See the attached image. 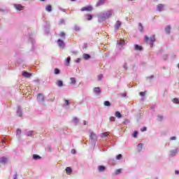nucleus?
I'll use <instances>...</instances> for the list:
<instances>
[{
	"label": "nucleus",
	"mask_w": 179,
	"mask_h": 179,
	"mask_svg": "<svg viewBox=\"0 0 179 179\" xmlns=\"http://www.w3.org/2000/svg\"><path fill=\"white\" fill-rule=\"evenodd\" d=\"M113 16V10L105 11L103 15L99 16V22H101L103 19H108Z\"/></svg>",
	"instance_id": "nucleus-1"
},
{
	"label": "nucleus",
	"mask_w": 179,
	"mask_h": 179,
	"mask_svg": "<svg viewBox=\"0 0 179 179\" xmlns=\"http://www.w3.org/2000/svg\"><path fill=\"white\" fill-rule=\"evenodd\" d=\"M145 43L150 44V47H153V43L156 41V38L155 35L149 38L148 36H145Z\"/></svg>",
	"instance_id": "nucleus-2"
},
{
	"label": "nucleus",
	"mask_w": 179,
	"mask_h": 179,
	"mask_svg": "<svg viewBox=\"0 0 179 179\" xmlns=\"http://www.w3.org/2000/svg\"><path fill=\"white\" fill-rule=\"evenodd\" d=\"M92 9L93 8L92 6H87L81 8V12H90V10H92Z\"/></svg>",
	"instance_id": "nucleus-3"
},
{
	"label": "nucleus",
	"mask_w": 179,
	"mask_h": 179,
	"mask_svg": "<svg viewBox=\"0 0 179 179\" xmlns=\"http://www.w3.org/2000/svg\"><path fill=\"white\" fill-rule=\"evenodd\" d=\"M22 75L24 78H31V73H29L27 71H22Z\"/></svg>",
	"instance_id": "nucleus-4"
},
{
	"label": "nucleus",
	"mask_w": 179,
	"mask_h": 179,
	"mask_svg": "<svg viewBox=\"0 0 179 179\" xmlns=\"http://www.w3.org/2000/svg\"><path fill=\"white\" fill-rule=\"evenodd\" d=\"M38 101H44V95L42 94H38L37 95Z\"/></svg>",
	"instance_id": "nucleus-5"
},
{
	"label": "nucleus",
	"mask_w": 179,
	"mask_h": 179,
	"mask_svg": "<svg viewBox=\"0 0 179 179\" xmlns=\"http://www.w3.org/2000/svg\"><path fill=\"white\" fill-rule=\"evenodd\" d=\"M90 138L92 139V141H96V139H97V136L94 132H91Z\"/></svg>",
	"instance_id": "nucleus-6"
},
{
	"label": "nucleus",
	"mask_w": 179,
	"mask_h": 179,
	"mask_svg": "<svg viewBox=\"0 0 179 179\" xmlns=\"http://www.w3.org/2000/svg\"><path fill=\"white\" fill-rule=\"evenodd\" d=\"M57 44L60 47V48H64L65 43L61 39H58Z\"/></svg>",
	"instance_id": "nucleus-7"
},
{
	"label": "nucleus",
	"mask_w": 179,
	"mask_h": 179,
	"mask_svg": "<svg viewBox=\"0 0 179 179\" xmlns=\"http://www.w3.org/2000/svg\"><path fill=\"white\" fill-rule=\"evenodd\" d=\"M14 6L15 9H17V10H23V8H24L23 6L20 4H15Z\"/></svg>",
	"instance_id": "nucleus-8"
},
{
	"label": "nucleus",
	"mask_w": 179,
	"mask_h": 179,
	"mask_svg": "<svg viewBox=\"0 0 179 179\" xmlns=\"http://www.w3.org/2000/svg\"><path fill=\"white\" fill-rule=\"evenodd\" d=\"M164 8V4H158L157 6V10H159V12H162Z\"/></svg>",
	"instance_id": "nucleus-9"
},
{
	"label": "nucleus",
	"mask_w": 179,
	"mask_h": 179,
	"mask_svg": "<svg viewBox=\"0 0 179 179\" xmlns=\"http://www.w3.org/2000/svg\"><path fill=\"white\" fill-rule=\"evenodd\" d=\"M7 162H8L7 158H5L3 157L0 158V163H1V164H6Z\"/></svg>",
	"instance_id": "nucleus-10"
},
{
	"label": "nucleus",
	"mask_w": 179,
	"mask_h": 179,
	"mask_svg": "<svg viewBox=\"0 0 179 179\" xmlns=\"http://www.w3.org/2000/svg\"><path fill=\"white\" fill-rule=\"evenodd\" d=\"M134 50H136V51H142V50H143V48H142V46H140L138 45H135Z\"/></svg>",
	"instance_id": "nucleus-11"
},
{
	"label": "nucleus",
	"mask_w": 179,
	"mask_h": 179,
	"mask_svg": "<svg viewBox=\"0 0 179 179\" xmlns=\"http://www.w3.org/2000/svg\"><path fill=\"white\" fill-rule=\"evenodd\" d=\"M178 153V149L173 150L171 151L170 155L171 156H176Z\"/></svg>",
	"instance_id": "nucleus-12"
},
{
	"label": "nucleus",
	"mask_w": 179,
	"mask_h": 179,
	"mask_svg": "<svg viewBox=\"0 0 179 179\" xmlns=\"http://www.w3.org/2000/svg\"><path fill=\"white\" fill-rule=\"evenodd\" d=\"M121 22L117 21L115 25V29H116V30H118V29H120V27H121Z\"/></svg>",
	"instance_id": "nucleus-13"
},
{
	"label": "nucleus",
	"mask_w": 179,
	"mask_h": 179,
	"mask_svg": "<svg viewBox=\"0 0 179 179\" xmlns=\"http://www.w3.org/2000/svg\"><path fill=\"white\" fill-rule=\"evenodd\" d=\"M104 2H106V0H99L96 6H101V5H103Z\"/></svg>",
	"instance_id": "nucleus-14"
},
{
	"label": "nucleus",
	"mask_w": 179,
	"mask_h": 179,
	"mask_svg": "<svg viewBox=\"0 0 179 179\" xmlns=\"http://www.w3.org/2000/svg\"><path fill=\"white\" fill-rule=\"evenodd\" d=\"M57 86H59V87H62V86H64V83L62 82V80H57Z\"/></svg>",
	"instance_id": "nucleus-15"
},
{
	"label": "nucleus",
	"mask_w": 179,
	"mask_h": 179,
	"mask_svg": "<svg viewBox=\"0 0 179 179\" xmlns=\"http://www.w3.org/2000/svg\"><path fill=\"white\" fill-rule=\"evenodd\" d=\"M70 63H71V57H69L65 61V65H66V66H69Z\"/></svg>",
	"instance_id": "nucleus-16"
},
{
	"label": "nucleus",
	"mask_w": 179,
	"mask_h": 179,
	"mask_svg": "<svg viewBox=\"0 0 179 179\" xmlns=\"http://www.w3.org/2000/svg\"><path fill=\"white\" fill-rule=\"evenodd\" d=\"M94 92L96 93V94H100V87H94Z\"/></svg>",
	"instance_id": "nucleus-17"
},
{
	"label": "nucleus",
	"mask_w": 179,
	"mask_h": 179,
	"mask_svg": "<svg viewBox=\"0 0 179 179\" xmlns=\"http://www.w3.org/2000/svg\"><path fill=\"white\" fill-rule=\"evenodd\" d=\"M115 116L117 118H122V115H121V113H120V112H118V111L115 112Z\"/></svg>",
	"instance_id": "nucleus-18"
},
{
	"label": "nucleus",
	"mask_w": 179,
	"mask_h": 179,
	"mask_svg": "<svg viewBox=\"0 0 179 179\" xmlns=\"http://www.w3.org/2000/svg\"><path fill=\"white\" fill-rule=\"evenodd\" d=\"M170 30H171V27L170 26H167L165 29V31L167 34H170Z\"/></svg>",
	"instance_id": "nucleus-19"
},
{
	"label": "nucleus",
	"mask_w": 179,
	"mask_h": 179,
	"mask_svg": "<svg viewBox=\"0 0 179 179\" xmlns=\"http://www.w3.org/2000/svg\"><path fill=\"white\" fill-rule=\"evenodd\" d=\"M66 174H71V173H72V169H71V167H66Z\"/></svg>",
	"instance_id": "nucleus-20"
},
{
	"label": "nucleus",
	"mask_w": 179,
	"mask_h": 179,
	"mask_svg": "<svg viewBox=\"0 0 179 179\" xmlns=\"http://www.w3.org/2000/svg\"><path fill=\"white\" fill-rule=\"evenodd\" d=\"M98 170H99V171H104V170H106V166H99L98 167Z\"/></svg>",
	"instance_id": "nucleus-21"
},
{
	"label": "nucleus",
	"mask_w": 179,
	"mask_h": 179,
	"mask_svg": "<svg viewBox=\"0 0 179 179\" xmlns=\"http://www.w3.org/2000/svg\"><path fill=\"white\" fill-rule=\"evenodd\" d=\"M45 9L48 12H51V10H52V7L51 5H48L46 6Z\"/></svg>",
	"instance_id": "nucleus-22"
},
{
	"label": "nucleus",
	"mask_w": 179,
	"mask_h": 179,
	"mask_svg": "<svg viewBox=\"0 0 179 179\" xmlns=\"http://www.w3.org/2000/svg\"><path fill=\"white\" fill-rule=\"evenodd\" d=\"M107 136H108V133H107V132H104L101 134V138H107Z\"/></svg>",
	"instance_id": "nucleus-23"
},
{
	"label": "nucleus",
	"mask_w": 179,
	"mask_h": 179,
	"mask_svg": "<svg viewBox=\"0 0 179 179\" xmlns=\"http://www.w3.org/2000/svg\"><path fill=\"white\" fill-rule=\"evenodd\" d=\"M33 159H34V160H38V159H41V157H40L38 155H33Z\"/></svg>",
	"instance_id": "nucleus-24"
},
{
	"label": "nucleus",
	"mask_w": 179,
	"mask_h": 179,
	"mask_svg": "<svg viewBox=\"0 0 179 179\" xmlns=\"http://www.w3.org/2000/svg\"><path fill=\"white\" fill-rule=\"evenodd\" d=\"M70 80L71 85H75V83H76V79H75V78H71Z\"/></svg>",
	"instance_id": "nucleus-25"
},
{
	"label": "nucleus",
	"mask_w": 179,
	"mask_h": 179,
	"mask_svg": "<svg viewBox=\"0 0 179 179\" xmlns=\"http://www.w3.org/2000/svg\"><path fill=\"white\" fill-rule=\"evenodd\" d=\"M104 106H106V107H110V106H111V103H110V101H106L103 102Z\"/></svg>",
	"instance_id": "nucleus-26"
},
{
	"label": "nucleus",
	"mask_w": 179,
	"mask_h": 179,
	"mask_svg": "<svg viewBox=\"0 0 179 179\" xmlns=\"http://www.w3.org/2000/svg\"><path fill=\"white\" fill-rule=\"evenodd\" d=\"M83 57L84 59H89L90 58V55L89 54H84Z\"/></svg>",
	"instance_id": "nucleus-27"
},
{
	"label": "nucleus",
	"mask_w": 179,
	"mask_h": 179,
	"mask_svg": "<svg viewBox=\"0 0 179 179\" xmlns=\"http://www.w3.org/2000/svg\"><path fill=\"white\" fill-rule=\"evenodd\" d=\"M138 29L140 31H143V25H142V23L138 24Z\"/></svg>",
	"instance_id": "nucleus-28"
},
{
	"label": "nucleus",
	"mask_w": 179,
	"mask_h": 179,
	"mask_svg": "<svg viewBox=\"0 0 179 179\" xmlns=\"http://www.w3.org/2000/svg\"><path fill=\"white\" fill-rule=\"evenodd\" d=\"M173 103H175V104H179V100L177 98H174L172 99Z\"/></svg>",
	"instance_id": "nucleus-29"
},
{
	"label": "nucleus",
	"mask_w": 179,
	"mask_h": 179,
	"mask_svg": "<svg viewBox=\"0 0 179 179\" xmlns=\"http://www.w3.org/2000/svg\"><path fill=\"white\" fill-rule=\"evenodd\" d=\"M115 174H121V173H122V169H117L115 171Z\"/></svg>",
	"instance_id": "nucleus-30"
},
{
	"label": "nucleus",
	"mask_w": 179,
	"mask_h": 179,
	"mask_svg": "<svg viewBox=\"0 0 179 179\" xmlns=\"http://www.w3.org/2000/svg\"><path fill=\"white\" fill-rule=\"evenodd\" d=\"M59 73H60L59 69H55V71H54L55 75H59Z\"/></svg>",
	"instance_id": "nucleus-31"
},
{
	"label": "nucleus",
	"mask_w": 179,
	"mask_h": 179,
	"mask_svg": "<svg viewBox=\"0 0 179 179\" xmlns=\"http://www.w3.org/2000/svg\"><path fill=\"white\" fill-rule=\"evenodd\" d=\"M34 134V131H29L27 135V136H33Z\"/></svg>",
	"instance_id": "nucleus-32"
},
{
	"label": "nucleus",
	"mask_w": 179,
	"mask_h": 179,
	"mask_svg": "<svg viewBox=\"0 0 179 179\" xmlns=\"http://www.w3.org/2000/svg\"><path fill=\"white\" fill-rule=\"evenodd\" d=\"M59 36L60 37H62V38H65V32H64V31L60 32Z\"/></svg>",
	"instance_id": "nucleus-33"
},
{
	"label": "nucleus",
	"mask_w": 179,
	"mask_h": 179,
	"mask_svg": "<svg viewBox=\"0 0 179 179\" xmlns=\"http://www.w3.org/2000/svg\"><path fill=\"white\" fill-rule=\"evenodd\" d=\"M17 115H18V117H22V110H20V109L17 110Z\"/></svg>",
	"instance_id": "nucleus-34"
},
{
	"label": "nucleus",
	"mask_w": 179,
	"mask_h": 179,
	"mask_svg": "<svg viewBox=\"0 0 179 179\" xmlns=\"http://www.w3.org/2000/svg\"><path fill=\"white\" fill-rule=\"evenodd\" d=\"M125 44V41L122 40L119 41V45H124Z\"/></svg>",
	"instance_id": "nucleus-35"
},
{
	"label": "nucleus",
	"mask_w": 179,
	"mask_h": 179,
	"mask_svg": "<svg viewBox=\"0 0 179 179\" xmlns=\"http://www.w3.org/2000/svg\"><path fill=\"white\" fill-rule=\"evenodd\" d=\"M116 159L117 160H120V159H122V155L119 154L118 155H117Z\"/></svg>",
	"instance_id": "nucleus-36"
},
{
	"label": "nucleus",
	"mask_w": 179,
	"mask_h": 179,
	"mask_svg": "<svg viewBox=\"0 0 179 179\" xmlns=\"http://www.w3.org/2000/svg\"><path fill=\"white\" fill-rule=\"evenodd\" d=\"M109 120L111 122H115V117L112 116L109 118Z\"/></svg>",
	"instance_id": "nucleus-37"
},
{
	"label": "nucleus",
	"mask_w": 179,
	"mask_h": 179,
	"mask_svg": "<svg viewBox=\"0 0 179 179\" xmlns=\"http://www.w3.org/2000/svg\"><path fill=\"white\" fill-rule=\"evenodd\" d=\"M138 136V131H135L133 134V138H136Z\"/></svg>",
	"instance_id": "nucleus-38"
},
{
	"label": "nucleus",
	"mask_w": 179,
	"mask_h": 179,
	"mask_svg": "<svg viewBox=\"0 0 179 179\" xmlns=\"http://www.w3.org/2000/svg\"><path fill=\"white\" fill-rule=\"evenodd\" d=\"M87 20H92V19H93V17L92 16V15H87Z\"/></svg>",
	"instance_id": "nucleus-39"
},
{
	"label": "nucleus",
	"mask_w": 179,
	"mask_h": 179,
	"mask_svg": "<svg viewBox=\"0 0 179 179\" xmlns=\"http://www.w3.org/2000/svg\"><path fill=\"white\" fill-rule=\"evenodd\" d=\"M73 121L74 122H78V121H79V120L78 119V117H73Z\"/></svg>",
	"instance_id": "nucleus-40"
},
{
	"label": "nucleus",
	"mask_w": 179,
	"mask_h": 179,
	"mask_svg": "<svg viewBox=\"0 0 179 179\" xmlns=\"http://www.w3.org/2000/svg\"><path fill=\"white\" fill-rule=\"evenodd\" d=\"M146 130H147L146 127H143V128L141 129V132H145V131H146Z\"/></svg>",
	"instance_id": "nucleus-41"
},
{
	"label": "nucleus",
	"mask_w": 179,
	"mask_h": 179,
	"mask_svg": "<svg viewBox=\"0 0 179 179\" xmlns=\"http://www.w3.org/2000/svg\"><path fill=\"white\" fill-rule=\"evenodd\" d=\"M145 94H146L145 92H140V96H145Z\"/></svg>",
	"instance_id": "nucleus-42"
},
{
	"label": "nucleus",
	"mask_w": 179,
	"mask_h": 179,
	"mask_svg": "<svg viewBox=\"0 0 179 179\" xmlns=\"http://www.w3.org/2000/svg\"><path fill=\"white\" fill-rule=\"evenodd\" d=\"M64 103H65V105H66V106H69V101L65 100V101H64Z\"/></svg>",
	"instance_id": "nucleus-43"
},
{
	"label": "nucleus",
	"mask_w": 179,
	"mask_h": 179,
	"mask_svg": "<svg viewBox=\"0 0 179 179\" xmlns=\"http://www.w3.org/2000/svg\"><path fill=\"white\" fill-rule=\"evenodd\" d=\"M20 134H22V130L17 129V135H20Z\"/></svg>",
	"instance_id": "nucleus-44"
},
{
	"label": "nucleus",
	"mask_w": 179,
	"mask_h": 179,
	"mask_svg": "<svg viewBox=\"0 0 179 179\" xmlns=\"http://www.w3.org/2000/svg\"><path fill=\"white\" fill-rule=\"evenodd\" d=\"M98 78H99V80H101V79H103V75H99V76H98Z\"/></svg>",
	"instance_id": "nucleus-45"
},
{
	"label": "nucleus",
	"mask_w": 179,
	"mask_h": 179,
	"mask_svg": "<svg viewBox=\"0 0 179 179\" xmlns=\"http://www.w3.org/2000/svg\"><path fill=\"white\" fill-rule=\"evenodd\" d=\"M143 146V144L140 143L138 145V148H140V149H142V147Z\"/></svg>",
	"instance_id": "nucleus-46"
},
{
	"label": "nucleus",
	"mask_w": 179,
	"mask_h": 179,
	"mask_svg": "<svg viewBox=\"0 0 179 179\" xmlns=\"http://www.w3.org/2000/svg\"><path fill=\"white\" fill-rule=\"evenodd\" d=\"M71 153H73V155H75V153H76V150L75 149H72Z\"/></svg>",
	"instance_id": "nucleus-47"
},
{
	"label": "nucleus",
	"mask_w": 179,
	"mask_h": 179,
	"mask_svg": "<svg viewBox=\"0 0 179 179\" xmlns=\"http://www.w3.org/2000/svg\"><path fill=\"white\" fill-rule=\"evenodd\" d=\"M171 141H176V136L171 137Z\"/></svg>",
	"instance_id": "nucleus-48"
},
{
	"label": "nucleus",
	"mask_w": 179,
	"mask_h": 179,
	"mask_svg": "<svg viewBox=\"0 0 179 179\" xmlns=\"http://www.w3.org/2000/svg\"><path fill=\"white\" fill-rule=\"evenodd\" d=\"M76 62H77V63L80 62V58L77 59V60L76 61Z\"/></svg>",
	"instance_id": "nucleus-49"
},
{
	"label": "nucleus",
	"mask_w": 179,
	"mask_h": 179,
	"mask_svg": "<svg viewBox=\"0 0 179 179\" xmlns=\"http://www.w3.org/2000/svg\"><path fill=\"white\" fill-rule=\"evenodd\" d=\"M158 118H159V120L162 121V120H163V116H162V115L158 116Z\"/></svg>",
	"instance_id": "nucleus-50"
},
{
	"label": "nucleus",
	"mask_w": 179,
	"mask_h": 179,
	"mask_svg": "<svg viewBox=\"0 0 179 179\" xmlns=\"http://www.w3.org/2000/svg\"><path fill=\"white\" fill-rule=\"evenodd\" d=\"M86 124H87V121L84 120V121H83V124H84V125H86Z\"/></svg>",
	"instance_id": "nucleus-51"
},
{
	"label": "nucleus",
	"mask_w": 179,
	"mask_h": 179,
	"mask_svg": "<svg viewBox=\"0 0 179 179\" xmlns=\"http://www.w3.org/2000/svg\"><path fill=\"white\" fill-rule=\"evenodd\" d=\"M175 173H176V174H179V171H176Z\"/></svg>",
	"instance_id": "nucleus-52"
},
{
	"label": "nucleus",
	"mask_w": 179,
	"mask_h": 179,
	"mask_svg": "<svg viewBox=\"0 0 179 179\" xmlns=\"http://www.w3.org/2000/svg\"><path fill=\"white\" fill-rule=\"evenodd\" d=\"M41 1H42L43 2V1H45V0H41Z\"/></svg>",
	"instance_id": "nucleus-53"
},
{
	"label": "nucleus",
	"mask_w": 179,
	"mask_h": 179,
	"mask_svg": "<svg viewBox=\"0 0 179 179\" xmlns=\"http://www.w3.org/2000/svg\"><path fill=\"white\" fill-rule=\"evenodd\" d=\"M178 68H179V64H178Z\"/></svg>",
	"instance_id": "nucleus-54"
},
{
	"label": "nucleus",
	"mask_w": 179,
	"mask_h": 179,
	"mask_svg": "<svg viewBox=\"0 0 179 179\" xmlns=\"http://www.w3.org/2000/svg\"><path fill=\"white\" fill-rule=\"evenodd\" d=\"M71 1H75V0H71Z\"/></svg>",
	"instance_id": "nucleus-55"
}]
</instances>
